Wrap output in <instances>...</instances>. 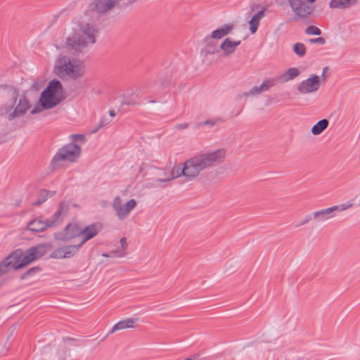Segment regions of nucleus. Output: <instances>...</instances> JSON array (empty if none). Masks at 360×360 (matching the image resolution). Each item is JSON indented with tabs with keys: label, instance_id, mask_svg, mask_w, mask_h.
I'll return each instance as SVG.
<instances>
[{
	"label": "nucleus",
	"instance_id": "29",
	"mask_svg": "<svg viewBox=\"0 0 360 360\" xmlns=\"http://www.w3.org/2000/svg\"><path fill=\"white\" fill-rule=\"evenodd\" d=\"M305 32L309 35H320L321 34V30L319 27L314 25L309 26L306 29Z\"/></svg>",
	"mask_w": 360,
	"mask_h": 360
},
{
	"label": "nucleus",
	"instance_id": "32",
	"mask_svg": "<svg viewBox=\"0 0 360 360\" xmlns=\"http://www.w3.org/2000/svg\"><path fill=\"white\" fill-rule=\"evenodd\" d=\"M38 270H39V269H38V268H32V269H30L27 272V275H30V274H31L32 273H33V272H34V271H38Z\"/></svg>",
	"mask_w": 360,
	"mask_h": 360
},
{
	"label": "nucleus",
	"instance_id": "11",
	"mask_svg": "<svg viewBox=\"0 0 360 360\" xmlns=\"http://www.w3.org/2000/svg\"><path fill=\"white\" fill-rule=\"evenodd\" d=\"M102 226L99 223L91 224L85 228H81L80 241L79 248L82 244L94 237L101 230Z\"/></svg>",
	"mask_w": 360,
	"mask_h": 360
},
{
	"label": "nucleus",
	"instance_id": "4",
	"mask_svg": "<svg viewBox=\"0 0 360 360\" xmlns=\"http://www.w3.org/2000/svg\"><path fill=\"white\" fill-rule=\"evenodd\" d=\"M64 91L61 83L53 79L42 92L39 103L43 109H49L58 105L63 99Z\"/></svg>",
	"mask_w": 360,
	"mask_h": 360
},
{
	"label": "nucleus",
	"instance_id": "20",
	"mask_svg": "<svg viewBox=\"0 0 360 360\" xmlns=\"http://www.w3.org/2000/svg\"><path fill=\"white\" fill-rule=\"evenodd\" d=\"M69 210V203L66 201H62L59 205L58 210L54 213L52 219L56 223L57 221L60 220V218L65 217Z\"/></svg>",
	"mask_w": 360,
	"mask_h": 360
},
{
	"label": "nucleus",
	"instance_id": "26",
	"mask_svg": "<svg viewBox=\"0 0 360 360\" xmlns=\"http://www.w3.org/2000/svg\"><path fill=\"white\" fill-rule=\"evenodd\" d=\"M328 126V121L326 119L321 120L316 123L311 129V133L314 135L320 134Z\"/></svg>",
	"mask_w": 360,
	"mask_h": 360
},
{
	"label": "nucleus",
	"instance_id": "9",
	"mask_svg": "<svg viewBox=\"0 0 360 360\" xmlns=\"http://www.w3.org/2000/svg\"><path fill=\"white\" fill-rule=\"evenodd\" d=\"M79 148L76 145H68L60 150L55 160L75 161L79 155Z\"/></svg>",
	"mask_w": 360,
	"mask_h": 360
},
{
	"label": "nucleus",
	"instance_id": "22",
	"mask_svg": "<svg viewBox=\"0 0 360 360\" xmlns=\"http://www.w3.org/2000/svg\"><path fill=\"white\" fill-rule=\"evenodd\" d=\"M300 75V71L297 68H289L285 72L279 76L278 80L281 82H287Z\"/></svg>",
	"mask_w": 360,
	"mask_h": 360
},
{
	"label": "nucleus",
	"instance_id": "2",
	"mask_svg": "<svg viewBox=\"0 0 360 360\" xmlns=\"http://www.w3.org/2000/svg\"><path fill=\"white\" fill-rule=\"evenodd\" d=\"M48 250V246L39 245L28 249L26 252L17 250L9 255L0 264V276L8 269H22L33 261L41 258Z\"/></svg>",
	"mask_w": 360,
	"mask_h": 360
},
{
	"label": "nucleus",
	"instance_id": "33",
	"mask_svg": "<svg viewBox=\"0 0 360 360\" xmlns=\"http://www.w3.org/2000/svg\"><path fill=\"white\" fill-rule=\"evenodd\" d=\"M41 110V108H34L32 110V113H36L37 112H39Z\"/></svg>",
	"mask_w": 360,
	"mask_h": 360
},
{
	"label": "nucleus",
	"instance_id": "13",
	"mask_svg": "<svg viewBox=\"0 0 360 360\" xmlns=\"http://www.w3.org/2000/svg\"><path fill=\"white\" fill-rule=\"evenodd\" d=\"M81 227L76 224H70L64 231L57 235V238L61 240H68L78 237L80 239Z\"/></svg>",
	"mask_w": 360,
	"mask_h": 360
},
{
	"label": "nucleus",
	"instance_id": "8",
	"mask_svg": "<svg viewBox=\"0 0 360 360\" xmlns=\"http://www.w3.org/2000/svg\"><path fill=\"white\" fill-rule=\"evenodd\" d=\"M292 11L301 18H305L312 13L313 1L309 0H288Z\"/></svg>",
	"mask_w": 360,
	"mask_h": 360
},
{
	"label": "nucleus",
	"instance_id": "6",
	"mask_svg": "<svg viewBox=\"0 0 360 360\" xmlns=\"http://www.w3.org/2000/svg\"><path fill=\"white\" fill-rule=\"evenodd\" d=\"M184 164L185 176L191 180L195 179L206 169L199 154L190 158Z\"/></svg>",
	"mask_w": 360,
	"mask_h": 360
},
{
	"label": "nucleus",
	"instance_id": "24",
	"mask_svg": "<svg viewBox=\"0 0 360 360\" xmlns=\"http://www.w3.org/2000/svg\"><path fill=\"white\" fill-rule=\"evenodd\" d=\"M274 85V81L272 79H266L259 86H255L250 91V94L252 95L260 94L264 91L268 90L270 87L273 86Z\"/></svg>",
	"mask_w": 360,
	"mask_h": 360
},
{
	"label": "nucleus",
	"instance_id": "35",
	"mask_svg": "<svg viewBox=\"0 0 360 360\" xmlns=\"http://www.w3.org/2000/svg\"><path fill=\"white\" fill-rule=\"evenodd\" d=\"M309 1H313V2H314L316 0H309Z\"/></svg>",
	"mask_w": 360,
	"mask_h": 360
},
{
	"label": "nucleus",
	"instance_id": "25",
	"mask_svg": "<svg viewBox=\"0 0 360 360\" xmlns=\"http://www.w3.org/2000/svg\"><path fill=\"white\" fill-rule=\"evenodd\" d=\"M264 16V11H259L255 14L249 22L250 30L252 34H255L257 30L260 20Z\"/></svg>",
	"mask_w": 360,
	"mask_h": 360
},
{
	"label": "nucleus",
	"instance_id": "31",
	"mask_svg": "<svg viewBox=\"0 0 360 360\" xmlns=\"http://www.w3.org/2000/svg\"><path fill=\"white\" fill-rule=\"evenodd\" d=\"M120 244L122 247V249L124 250L127 246V239L125 238H121Z\"/></svg>",
	"mask_w": 360,
	"mask_h": 360
},
{
	"label": "nucleus",
	"instance_id": "12",
	"mask_svg": "<svg viewBox=\"0 0 360 360\" xmlns=\"http://www.w3.org/2000/svg\"><path fill=\"white\" fill-rule=\"evenodd\" d=\"M320 84L319 78L316 75H311L309 79L303 81L298 86L302 94H308L316 91Z\"/></svg>",
	"mask_w": 360,
	"mask_h": 360
},
{
	"label": "nucleus",
	"instance_id": "1",
	"mask_svg": "<svg viewBox=\"0 0 360 360\" xmlns=\"http://www.w3.org/2000/svg\"><path fill=\"white\" fill-rule=\"evenodd\" d=\"M96 33L97 30L92 24L85 22L73 23L64 46L67 49L81 52L96 42Z\"/></svg>",
	"mask_w": 360,
	"mask_h": 360
},
{
	"label": "nucleus",
	"instance_id": "5",
	"mask_svg": "<svg viewBox=\"0 0 360 360\" xmlns=\"http://www.w3.org/2000/svg\"><path fill=\"white\" fill-rule=\"evenodd\" d=\"M14 102L11 101L1 108V114L6 116L9 120L24 114L30 108L28 100L23 96L20 97L15 108Z\"/></svg>",
	"mask_w": 360,
	"mask_h": 360
},
{
	"label": "nucleus",
	"instance_id": "30",
	"mask_svg": "<svg viewBox=\"0 0 360 360\" xmlns=\"http://www.w3.org/2000/svg\"><path fill=\"white\" fill-rule=\"evenodd\" d=\"M325 39L323 37H318L316 39H309V42L311 44H325Z\"/></svg>",
	"mask_w": 360,
	"mask_h": 360
},
{
	"label": "nucleus",
	"instance_id": "21",
	"mask_svg": "<svg viewBox=\"0 0 360 360\" xmlns=\"http://www.w3.org/2000/svg\"><path fill=\"white\" fill-rule=\"evenodd\" d=\"M136 321L134 319H127L124 321H121L115 324L112 328V333L126 328H134L136 326Z\"/></svg>",
	"mask_w": 360,
	"mask_h": 360
},
{
	"label": "nucleus",
	"instance_id": "19",
	"mask_svg": "<svg viewBox=\"0 0 360 360\" xmlns=\"http://www.w3.org/2000/svg\"><path fill=\"white\" fill-rule=\"evenodd\" d=\"M358 0H331L330 6L332 8L345 9L354 6Z\"/></svg>",
	"mask_w": 360,
	"mask_h": 360
},
{
	"label": "nucleus",
	"instance_id": "27",
	"mask_svg": "<svg viewBox=\"0 0 360 360\" xmlns=\"http://www.w3.org/2000/svg\"><path fill=\"white\" fill-rule=\"evenodd\" d=\"M351 207H352V205H342L340 207H338V206L332 207H330V208H328V209H326V210H323L315 212L314 213V217H319V216L323 215V214H330L331 212H333L335 210H341V211L345 210L347 208Z\"/></svg>",
	"mask_w": 360,
	"mask_h": 360
},
{
	"label": "nucleus",
	"instance_id": "34",
	"mask_svg": "<svg viewBox=\"0 0 360 360\" xmlns=\"http://www.w3.org/2000/svg\"><path fill=\"white\" fill-rule=\"evenodd\" d=\"M327 68H324L323 72H326Z\"/></svg>",
	"mask_w": 360,
	"mask_h": 360
},
{
	"label": "nucleus",
	"instance_id": "23",
	"mask_svg": "<svg viewBox=\"0 0 360 360\" xmlns=\"http://www.w3.org/2000/svg\"><path fill=\"white\" fill-rule=\"evenodd\" d=\"M233 28L231 24L225 25L223 27L214 30L212 33V37L214 39H221L228 34Z\"/></svg>",
	"mask_w": 360,
	"mask_h": 360
},
{
	"label": "nucleus",
	"instance_id": "3",
	"mask_svg": "<svg viewBox=\"0 0 360 360\" xmlns=\"http://www.w3.org/2000/svg\"><path fill=\"white\" fill-rule=\"evenodd\" d=\"M53 73L62 79L78 80L86 73L85 63L76 56H60L55 61Z\"/></svg>",
	"mask_w": 360,
	"mask_h": 360
},
{
	"label": "nucleus",
	"instance_id": "15",
	"mask_svg": "<svg viewBox=\"0 0 360 360\" xmlns=\"http://www.w3.org/2000/svg\"><path fill=\"white\" fill-rule=\"evenodd\" d=\"M79 249L78 245H70L55 250L51 257L56 259L69 258L73 256Z\"/></svg>",
	"mask_w": 360,
	"mask_h": 360
},
{
	"label": "nucleus",
	"instance_id": "28",
	"mask_svg": "<svg viewBox=\"0 0 360 360\" xmlns=\"http://www.w3.org/2000/svg\"><path fill=\"white\" fill-rule=\"evenodd\" d=\"M293 51L299 56H303L306 53V46L302 43H296L292 47Z\"/></svg>",
	"mask_w": 360,
	"mask_h": 360
},
{
	"label": "nucleus",
	"instance_id": "18",
	"mask_svg": "<svg viewBox=\"0 0 360 360\" xmlns=\"http://www.w3.org/2000/svg\"><path fill=\"white\" fill-rule=\"evenodd\" d=\"M181 175L185 176L184 165L183 167H181L180 165H176L171 169V170L169 172V174L167 175L164 178L161 179L160 181H169L173 179L177 178Z\"/></svg>",
	"mask_w": 360,
	"mask_h": 360
},
{
	"label": "nucleus",
	"instance_id": "16",
	"mask_svg": "<svg viewBox=\"0 0 360 360\" xmlns=\"http://www.w3.org/2000/svg\"><path fill=\"white\" fill-rule=\"evenodd\" d=\"M119 0H96L91 4L92 9L98 12H105L112 8Z\"/></svg>",
	"mask_w": 360,
	"mask_h": 360
},
{
	"label": "nucleus",
	"instance_id": "10",
	"mask_svg": "<svg viewBox=\"0 0 360 360\" xmlns=\"http://www.w3.org/2000/svg\"><path fill=\"white\" fill-rule=\"evenodd\" d=\"M136 202L134 200H129L126 204H122V200L120 197H117L113 202V207L115 208L118 217L121 219L125 218L132 209L135 207Z\"/></svg>",
	"mask_w": 360,
	"mask_h": 360
},
{
	"label": "nucleus",
	"instance_id": "14",
	"mask_svg": "<svg viewBox=\"0 0 360 360\" xmlns=\"http://www.w3.org/2000/svg\"><path fill=\"white\" fill-rule=\"evenodd\" d=\"M54 221L51 219L43 220L41 218L36 219L27 224V229L34 232L43 231L46 228L53 226Z\"/></svg>",
	"mask_w": 360,
	"mask_h": 360
},
{
	"label": "nucleus",
	"instance_id": "17",
	"mask_svg": "<svg viewBox=\"0 0 360 360\" xmlns=\"http://www.w3.org/2000/svg\"><path fill=\"white\" fill-rule=\"evenodd\" d=\"M240 44V41H233L229 38H227L221 44V49L224 52L225 55L229 56L233 53L236 47Z\"/></svg>",
	"mask_w": 360,
	"mask_h": 360
},
{
	"label": "nucleus",
	"instance_id": "7",
	"mask_svg": "<svg viewBox=\"0 0 360 360\" xmlns=\"http://www.w3.org/2000/svg\"><path fill=\"white\" fill-rule=\"evenodd\" d=\"M199 155L207 169L210 167L223 163L226 158V151L224 148H219Z\"/></svg>",
	"mask_w": 360,
	"mask_h": 360
}]
</instances>
